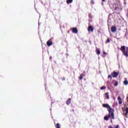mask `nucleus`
I'll use <instances>...</instances> for the list:
<instances>
[{
  "label": "nucleus",
  "instance_id": "obj_22",
  "mask_svg": "<svg viewBox=\"0 0 128 128\" xmlns=\"http://www.w3.org/2000/svg\"><path fill=\"white\" fill-rule=\"evenodd\" d=\"M112 78V76L109 75V76H108V78Z\"/></svg>",
  "mask_w": 128,
  "mask_h": 128
},
{
  "label": "nucleus",
  "instance_id": "obj_17",
  "mask_svg": "<svg viewBox=\"0 0 128 128\" xmlns=\"http://www.w3.org/2000/svg\"><path fill=\"white\" fill-rule=\"evenodd\" d=\"M60 124H56V128H60Z\"/></svg>",
  "mask_w": 128,
  "mask_h": 128
},
{
  "label": "nucleus",
  "instance_id": "obj_12",
  "mask_svg": "<svg viewBox=\"0 0 128 128\" xmlns=\"http://www.w3.org/2000/svg\"><path fill=\"white\" fill-rule=\"evenodd\" d=\"M72 99L69 98L67 101H66V104H70V100Z\"/></svg>",
  "mask_w": 128,
  "mask_h": 128
},
{
  "label": "nucleus",
  "instance_id": "obj_6",
  "mask_svg": "<svg viewBox=\"0 0 128 128\" xmlns=\"http://www.w3.org/2000/svg\"><path fill=\"white\" fill-rule=\"evenodd\" d=\"M103 106L104 108H110H110H112L110 107V106L108 104H104Z\"/></svg>",
  "mask_w": 128,
  "mask_h": 128
},
{
  "label": "nucleus",
  "instance_id": "obj_3",
  "mask_svg": "<svg viewBox=\"0 0 128 128\" xmlns=\"http://www.w3.org/2000/svg\"><path fill=\"white\" fill-rule=\"evenodd\" d=\"M111 30L112 32H116V26H112Z\"/></svg>",
  "mask_w": 128,
  "mask_h": 128
},
{
  "label": "nucleus",
  "instance_id": "obj_25",
  "mask_svg": "<svg viewBox=\"0 0 128 128\" xmlns=\"http://www.w3.org/2000/svg\"><path fill=\"white\" fill-rule=\"evenodd\" d=\"M104 54H106V52H103Z\"/></svg>",
  "mask_w": 128,
  "mask_h": 128
},
{
  "label": "nucleus",
  "instance_id": "obj_5",
  "mask_svg": "<svg viewBox=\"0 0 128 128\" xmlns=\"http://www.w3.org/2000/svg\"><path fill=\"white\" fill-rule=\"evenodd\" d=\"M88 32H94V28L92 26H88Z\"/></svg>",
  "mask_w": 128,
  "mask_h": 128
},
{
  "label": "nucleus",
  "instance_id": "obj_28",
  "mask_svg": "<svg viewBox=\"0 0 128 128\" xmlns=\"http://www.w3.org/2000/svg\"><path fill=\"white\" fill-rule=\"evenodd\" d=\"M127 100H128V97L126 98Z\"/></svg>",
  "mask_w": 128,
  "mask_h": 128
},
{
  "label": "nucleus",
  "instance_id": "obj_16",
  "mask_svg": "<svg viewBox=\"0 0 128 128\" xmlns=\"http://www.w3.org/2000/svg\"><path fill=\"white\" fill-rule=\"evenodd\" d=\"M68 4H70V2H72V0H67Z\"/></svg>",
  "mask_w": 128,
  "mask_h": 128
},
{
  "label": "nucleus",
  "instance_id": "obj_10",
  "mask_svg": "<svg viewBox=\"0 0 128 128\" xmlns=\"http://www.w3.org/2000/svg\"><path fill=\"white\" fill-rule=\"evenodd\" d=\"M108 118H110V117H109L108 115V116H105L104 117V120H108Z\"/></svg>",
  "mask_w": 128,
  "mask_h": 128
},
{
  "label": "nucleus",
  "instance_id": "obj_13",
  "mask_svg": "<svg viewBox=\"0 0 128 128\" xmlns=\"http://www.w3.org/2000/svg\"><path fill=\"white\" fill-rule=\"evenodd\" d=\"M126 114H125V116H128V108H126Z\"/></svg>",
  "mask_w": 128,
  "mask_h": 128
},
{
  "label": "nucleus",
  "instance_id": "obj_24",
  "mask_svg": "<svg viewBox=\"0 0 128 128\" xmlns=\"http://www.w3.org/2000/svg\"><path fill=\"white\" fill-rule=\"evenodd\" d=\"M108 128H113L112 127V126H109L108 127Z\"/></svg>",
  "mask_w": 128,
  "mask_h": 128
},
{
  "label": "nucleus",
  "instance_id": "obj_14",
  "mask_svg": "<svg viewBox=\"0 0 128 128\" xmlns=\"http://www.w3.org/2000/svg\"><path fill=\"white\" fill-rule=\"evenodd\" d=\"M124 84H125L126 86L128 85V82L127 80H126L124 81Z\"/></svg>",
  "mask_w": 128,
  "mask_h": 128
},
{
  "label": "nucleus",
  "instance_id": "obj_4",
  "mask_svg": "<svg viewBox=\"0 0 128 128\" xmlns=\"http://www.w3.org/2000/svg\"><path fill=\"white\" fill-rule=\"evenodd\" d=\"M118 72H114L112 74V76H113V78H116V76H118Z\"/></svg>",
  "mask_w": 128,
  "mask_h": 128
},
{
  "label": "nucleus",
  "instance_id": "obj_2",
  "mask_svg": "<svg viewBox=\"0 0 128 128\" xmlns=\"http://www.w3.org/2000/svg\"><path fill=\"white\" fill-rule=\"evenodd\" d=\"M109 114H108L109 118H112L113 120H114V110L112 108H110L108 110Z\"/></svg>",
  "mask_w": 128,
  "mask_h": 128
},
{
  "label": "nucleus",
  "instance_id": "obj_26",
  "mask_svg": "<svg viewBox=\"0 0 128 128\" xmlns=\"http://www.w3.org/2000/svg\"><path fill=\"white\" fill-rule=\"evenodd\" d=\"M92 4H94V2H93L92 0Z\"/></svg>",
  "mask_w": 128,
  "mask_h": 128
},
{
  "label": "nucleus",
  "instance_id": "obj_7",
  "mask_svg": "<svg viewBox=\"0 0 128 128\" xmlns=\"http://www.w3.org/2000/svg\"><path fill=\"white\" fill-rule=\"evenodd\" d=\"M118 100L119 101V104H122V98H120V96H118Z\"/></svg>",
  "mask_w": 128,
  "mask_h": 128
},
{
  "label": "nucleus",
  "instance_id": "obj_8",
  "mask_svg": "<svg viewBox=\"0 0 128 128\" xmlns=\"http://www.w3.org/2000/svg\"><path fill=\"white\" fill-rule=\"evenodd\" d=\"M72 32L74 34H78V29H76V28H73Z\"/></svg>",
  "mask_w": 128,
  "mask_h": 128
},
{
  "label": "nucleus",
  "instance_id": "obj_20",
  "mask_svg": "<svg viewBox=\"0 0 128 128\" xmlns=\"http://www.w3.org/2000/svg\"><path fill=\"white\" fill-rule=\"evenodd\" d=\"M80 80H82V76L81 75L80 78Z\"/></svg>",
  "mask_w": 128,
  "mask_h": 128
},
{
  "label": "nucleus",
  "instance_id": "obj_9",
  "mask_svg": "<svg viewBox=\"0 0 128 128\" xmlns=\"http://www.w3.org/2000/svg\"><path fill=\"white\" fill-rule=\"evenodd\" d=\"M47 44L48 46H52V42H50V41H48L47 42Z\"/></svg>",
  "mask_w": 128,
  "mask_h": 128
},
{
  "label": "nucleus",
  "instance_id": "obj_27",
  "mask_svg": "<svg viewBox=\"0 0 128 128\" xmlns=\"http://www.w3.org/2000/svg\"><path fill=\"white\" fill-rule=\"evenodd\" d=\"M104 0H102V2H104Z\"/></svg>",
  "mask_w": 128,
  "mask_h": 128
},
{
  "label": "nucleus",
  "instance_id": "obj_29",
  "mask_svg": "<svg viewBox=\"0 0 128 128\" xmlns=\"http://www.w3.org/2000/svg\"><path fill=\"white\" fill-rule=\"evenodd\" d=\"M111 122H112V120H111Z\"/></svg>",
  "mask_w": 128,
  "mask_h": 128
},
{
  "label": "nucleus",
  "instance_id": "obj_19",
  "mask_svg": "<svg viewBox=\"0 0 128 128\" xmlns=\"http://www.w3.org/2000/svg\"><path fill=\"white\" fill-rule=\"evenodd\" d=\"M115 82L116 83L114 84V86H118V82L116 81Z\"/></svg>",
  "mask_w": 128,
  "mask_h": 128
},
{
  "label": "nucleus",
  "instance_id": "obj_11",
  "mask_svg": "<svg viewBox=\"0 0 128 128\" xmlns=\"http://www.w3.org/2000/svg\"><path fill=\"white\" fill-rule=\"evenodd\" d=\"M96 54H100V49H96Z\"/></svg>",
  "mask_w": 128,
  "mask_h": 128
},
{
  "label": "nucleus",
  "instance_id": "obj_18",
  "mask_svg": "<svg viewBox=\"0 0 128 128\" xmlns=\"http://www.w3.org/2000/svg\"><path fill=\"white\" fill-rule=\"evenodd\" d=\"M106 86H102L100 88V90H106Z\"/></svg>",
  "mask_w": 128,
  "mask_h": 128
},
{
  "label": "nucleus",
  "instance_id": "obj_23",
  "mask_svg": "<svg viewBox=\"0 0 128 128\" xmlns=\"http://www.w3.org/2000/svg\"><path fill=\"white\" fill-rule=\"evenodd\" d=\"M118 125H117L116 126V128H118Z\"/></svg>",
  "mask_w": 128,
  "mask_h": 128
},
{
  "label": "nucleus",
  "instance_id": "obj_1",
  "mask_svg": "<svg viewBox=\"0 0 128 128\" xmlns=\"http://www.w3.org/2000/svg\"><path fill=\"white\" fill-rule=\"evenodd\" d=\"M120 50L122 52L123 54H124L125 56H128V47H127L126 50V46H122L120 48Z\"/></svg>",
  "mask_w": 128,
  "mask_h": 128
},
{
  "label": "nucleus",
  "instance_id": "obj_15",
  "mask_svg": "<svg viewBox=\"0 0 128 128\" xmlns=\"http://www.w3.org/2000/svg\"><path fill=\"white\" fill-rule=\"evenodd\" d=\"M106 98H110V96H108V92H107V93H106Z\"/></svg>",
  "mask_w": 128,
  "mask_h": 128
},
{
  "label": "nucleus",
  "instance_id": "obj_21",
  "mask_svg": "<svg viewBox=\"0 0 128 128\" xmlns=\"http://www.w3.org/2000/svg\"><path fill=\"white\" fill-rule=\"evenodd\" d=\"M110 42V39H108L107 40H106V42Z\"/></svg>",
  "mask_w": 128,
  "mask_h": 128
}]
</instances>
